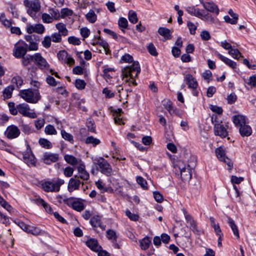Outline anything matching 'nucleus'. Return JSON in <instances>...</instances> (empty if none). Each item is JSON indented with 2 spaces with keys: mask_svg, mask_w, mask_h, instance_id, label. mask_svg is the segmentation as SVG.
Returning <instances> with one entry per match:
<instances>
[{
  "mask_svg": "<svg viewBox=\"0 0 256 256\" xmlns=\"http://www.w3.org/2000/svg\"><path fill=\"white\" fill-rule=\"evenodd\" d=\"M140 72V68L138 62H134L133 64L126 66L122 70L123 80L126 82H129V85L132 84L136 86V83L134 78L136 77Z\"/></svg>",
  "mask_w": 256,
  "mask_h": 256,
  "instance_id": "1",
  "label": "nucleus"
},
{
  "mask_svg": "<svg viewBox=\"0 0 256 256\" xmlns=\"http://www.w3.org/2000/svg\"><path fill=\"white\" fill-rule=\"evenodd\" d=\"M20 95L26 102L32 104L37 103L41 98L38 90L30 88L20 90Z\"/></svg>",
  "mask_w": 256,
  "mask_h": 256,
  "instance_id": "2",
  "label": "nucleus"
},
{
  "mask_svg": "<svg viewBox=\"0 0 256 256\" xmlns=\"http://www.w3.org/2000/svg\"><path fill=\"white\" fill-rule=\"evenodd\" d=\"M64 180L58 178L56 180H48L42 184L43 190L46 192H58L60 190V186L64 184Z\"/></svg>",
  "mask_w": 256,
  "mask_h": 256,
  "instance_id": "3",
  "label": "nucleus"
},
{
  "mask_svg": "<svg viewBox=\"0 0 256 256\" xmlns=\"http://www.w3.org/2000/svg\"><path fill=\"white\" fill-rule=\"evenodd\" d=\"M28 50L27 44L22 40H19L14 45L12 54L15 58H20L26 54Z\"/></svg>",
  "mask_w": 256,
  "mask_h": 256,
  "instance_id": "4",
  "label": "nucleus"
},
{
  "mask_svg": "<svg viewBox=\"0 0 256 256\" xmlns=\"http://www.w3.org/2000/svg\"><path fill=\"white\" fill-rule=\"evenodd\" d=\"M24 6L27 7V12L28 14L32 18L36 17V14L40 10V3L38 0L30 1L25 0L24 1Z\"/></svg>",
  "mask_w": 256,
  "mask_h": 256,
  "instance_id": "5",
  "label": "nucleus"
},
{
  "mask_svg": "<svg viewBox=\"0 0 256 256\" xmlns=\"http://www.w3.org/2000/svg\"><path fill=\"white\" fill-rule=\"evenodd\" d=\"M64 204L72 207L74 210L81 212L84 208V206L81 199L74 197H70L64 200Z\"/></svg>",
  "mask_w": 256,
  "mask_h": 256,
  "instance_id": "6",
  "label": "nucleus"
},
{
  "mask_svg": "<svg viewBox=\"0 0 256 256\" xmlns=\"http://www.w3.org/2000/svg\"><path fill=\"white\" fill-rule=\"evenodd\" d=\"M184 81L188 86V88L192 89V94L194 96H198V91L197 90L198 83L196 79L190 74H187L184 77Z\"/></svg>",
  "mask_w": 256,
  "mask_h": 256,
  "instance_id": "7",
  "label": "nucleus"
},
{
  "mask_svg": "<svg viewBox=\"0 0 256 256\" xmlns=\"http://www.w3.org/2000/svg\"><path fill=\"white\" fill-rule=\"evenodd\" d=\"M34 64L36 66L40 69L44 70L48 69L50 67V65L46 60L42 56L40 53H36L34 54Z\"/></svg>",
  "mask_w": 256,
  "mask_h": 256,
  "instance_id": "8",
  "label": "nucleus"
},
{
  "mask_svg": "<svg viewBox=\"0 0 256 256\" xmlns=\"http://www.w3.org/2000/svg\"><path fill=\"white\" fill-rule=\"evenodd\" d=\"M18 112H19L24 116L34 118L36 117V114L33 112H30L29 106L26 104H19L17 106Z\"/></svg>",
  "mask_w": 256,
  "mask_h": 256,
  "instance_id": "9",
  "label": "nucleus"
},
{
  "mask_svg": "<svg viewBox=\"0 0 256 256\" xmlns=\"http://www.w3.org/2000/svg\"><path fill=\"white\" fill-rule=\"evenodd\" d=\"M23 159L28 166H35L36 158L29 146H28L26 150L23 153Z\"/></svg>",
  "mask_w": 256,
  "mask_h": 256,
  "instance_id": "10",
  "label": "nucleus"
},
{
  "mask_svg": "<svg viewBox=\"0 0 256 256\" xmlns=\"http://www.w3.org/2000/svg\"><path fill=\"white\" fill-rule=\"evenodd\" d=\"M216 154L220 160L226 163L230 168L232 167V162L226 156L225 150L222 147L217 148L216 150Z\"/></svg>",
  "mask_w": 256,
  "mask_h": 256,
  "instance_id": "11",
  "label": "nucleus"
},
{
  "mask_svg": "<svg viewBox=\"0 0 256 256\" xmlns=\"http://www.w3.org/2000/svg\"><path fill=\"white\" fill-rule=\"evenodd\" d=\"M58 59L62 62L72 65L74 64V59L68 56V53L65 50H60L57 54Z\"/></svg>",
  "mask_w": 256,
  "mask_h": 256,
  "instance_id": "12",
  "label": "nucleus"
},
{
  "mask_svg": "<svg viewBox=\"0 0 256 256\" xmlns=\"http://www.w3.org/2000/svg\"><path fill=\"white\" fill-rule=\"evenodd\" d=\"M20 133V130L17 126L12 125L7 128L4 134L8 138L13 139L18 137Z\"/></svg>",
  "mask_w": 256,
  "mask_h": 256,
  "instance_id": "13",
  "label": "nucleus"
},
{
  "mask_svg": "<svg viewBox=\"0 0 256 256\" xmlns=\"http://www.w3.org/2000/svg\"><path fill=\"white\" fill-rule=\"evenodd\" d=\"M98 164L99 166L100 172L106 176H110L112 172V170L110 164L104 158L98 162Z\"/></svg>",
  "mask_w": 256,
  "mask_h": 256,
  "instance_id": "14",
  "label": "nucleus"
},
{
  "mask_svg": "<svg viewBox=\"0 0 256 256\" xmlns=\"http://www.w3.org/2000/svg\"><path fill=\"white\" fill-rule=\"evenodd\" d=\"M80 181L77 178V176H74L73 178L70 179L68 186V190L69 192H72L75 190H78L80 188Z\"/></svg>",
  "mask_w": 256,
  "mask_h": 256,
  "instance_id": "15",
  "label": "nucleus"
},
{
  "mask_svg": "<svg viewBox=\"0 0 256 256\" xmlns=\"http://www.w3.org/2000/svg\"><path fill=\"white\" fill-rule=\"evenodd\" d=\"M59 159V154L50 152H46L43 156V161L46 164H50L56 162Z\"/></svg>",
  "mask_w": 256,
  "mask_h": 256,
  "instance_id": "16",
  "label": "nucleus"
},
{
  "mask_svg": "<svg viewBox=\"0 0 256 256\" xmlns=\"http://www.w3.org/2000/svg\"><path fill=\"white\" fill-rule=\"evenodd\" d=\"M189 166V165L186 167H181L180 166H178L182 180L184 182L189 181L192 178L191 170Z\"/></svg>",
  "mask_w": 256,
  "mask_h": 256,
  "instance_id": "17",
  "label": "nucleus"
},
{
  "mask_svg": "<svg viewBox=\"0 0 256 256\" xmlns=\"http://www.w3.org/2000/svg\"><path fill=\"white\" fill-rule=\"evenodd\" d=\"M44 26L40 24H36L34 26L29 24L26 28V32L30 34L32 32L42 34L44 32Z\"/></svg>",
  "mask_w": 256,
  "mask_h": 256,
  "instance_id": "18",
  "label": "nucleus"
},
{
  "mask_svg": "<svg viewBox=\"0 0 256 256\" xmlns=\"http://www.w3.org/2000/svg\"><path fill=\"white\" fill-rule=\"evenodd\" d=\"M214 134L222 138H226L228 136V132L226 127L220 124H216L214 126Z\"/></svg>",
  "mask_w": 256,
  "mask_h": 256,
  "instance_id": "19",
  "label": "nucleus"
},
{
  "mask_svg": "<svg viewBox=\"0 0 256 256\" xmlns=\"http://www.w3.org/2000/svg\"><path fill=\"white\" fill-rule=\"evenodd\" d=\"M78 176H77V178H80L84 180H86L89 179V173L86 170L85 165L83 162L80 166H77Z\"/></svg>",
  "mask_w": 256,
  "mask_h": 256,
  "instance_id": "20",
  "label": "nucleus"
},
{
  "mask_svg": "<svg viewBox=\"0 0 256 256\" xmlns=\"http://www.w3.org/2000/svg\"><path fill=\"white\" fill-rule=\"evenodd\" d=\"M86 244L90 250L93 251L98 252L102 250V247L100 246L98 240L94 238H90L86 242Z\"/></svg>",
  "mask_w": 256,
  "mask_h": 256,
  "instance_id": "21",
  "label": "nucleus"
},
{
  "mask_svg": "<svg viewBox=\"0 0 256 256\" xmlns=\"http://www.w3.org/2000/svg\"><path fill=\"white\" fill-rule=\"evenodd\" d=\"M203 7L207 11L216 14V15L219 14V9L218 6L214 2H200Z\"/></svg>",
  "mask_w": 256,
  "mask_h": 256,
  "instance_id": "22",
  "label": "nucleus"
},
{
  "mask_svg": "<svg viewBox=\"0 0 256 256\" xmlns=\"http://www.w3.org/2000/svg\"><path fill=\"white\" fill-rule=\"evenodd\" d=\"M199 18L210 24L216 22V18L213 17L210 14L206 13L204 10H202Z\"/></svg>",
  "mask_w": 256,
  "mask_h": 256,
  "instance_id": "23",
  "label": "nucleus"
},
{
  "mask_svg": "<svg viewBox=\"0 0 256 256\" xmlns=\"http://www.w3.org/2000/svg\"><path fill=\"white\" fill-rule=\"evenodd\" d=\"M94 38H98V40L96 42H93L92 44L93 46L98 44L104 48V52L106 54H110V50L108 43L106 41L100 39V36L98 37L95 36Z\"/></svg>",
  "mask_w": 256,
  "mask_h": 256,
  "instance_id": "24",
  "label": "nucleus"
},
{
  "mask_svg": "<svg viewBox=\"0 0 256 256\" xmlns=\"http://www.w3.org/2000/svg\"><path fill=\"white\" fill-rule=\"evenodd\" d=\"M214 54L216 56L221 60L224 62L228 66L232 68L233 70H235L236 66V63L232 60L226 58L218 52H215Z\"/></svg>",
  "mask_w": 256,
  "mask_h": 256,
  "instance_id": "25",
  "label": "nucleus"
},
{
  "mask_svg": "<svg viewBox=\"0 0 256 256\" xmlns=\"http://www.w3.org/2000/svg\"><path fill=\"white\" fill-rule=\"evenodd\" d=\"M64 160L69 164L72 166H80L83 162L80 159L76 158L72 155L66 154L64 156Z\"/></svg>",
  "mask_w": 256,
  "mask_h": 256,
  "instance_id": "26",
  "label": "nucleus"
},
{
  "mask_svg": "<svg viewBox=\"0 0 256 256\" xmlns=\"http://www.w3.org/2000/svg\"><path fill=\"white\" fill-rule=\"evenodd\" d=\"M239 132L242 136H248L252 134V130L251 127L245 124L239 127Z\"/></svg>",
  "mask_w": 256,
  "mask_h": 256,
  "instance_id": "27",
  "label": "nucleus"
},
{
  "mask_svg": "<svg viewBox=\"0 0 256 256\" xmlns=\"http://www.w3.org/2000/svg\"><path fill=\"white\" fill-rule=\"evenodd\" d=\"M25 40L29 42L28 48L30 50H38V44L32 40V38L30 35L24 36Z\"/></svg>",
  "mask_w": 256,
  "mask_h": 256,
  "instance_id": "28",
  "label": "nucleus"
},
{
  "mask_svg": "<svg viewBox=\"0 0 256 256\" xmlns=\"http://www.w3.org/2000/svg\"><path fill=\"white\" fill-rule=\"evenodd\" d=\"M232 120L235 125L238 127L246 124L245 116L240 114L234 116Z\"/></svg>",
  "mask_w": 256,
  "mask_h": 256,
  "instance_id": "29",
  "label": "nucleus"
},
{
  "mask_svg": "<svg viewBox=\"0 0 256 256\" xmlns=\"http://www.w3.org/2000/svg\"><path fill=\"white\" fill-rule=\"evenodd\" d=\"M34 54L32 55L27 54L23 56L22 58L21 62L22 64L24 66H28L32 64V62L34 63Z\"/></svg>",
  "mask_w": 256,
  "mask_h": 256,
  "instance_id": "30",
  "label": "nucleus"
},
{
  "mask_svg": "<svg viewBox=\"0 0 256 256\" xmlns=\"http://www.w3.org/2000/svg\"><path fill=\"white\" fill-rule=\"evenodd\" d=\"M158 32L164 36L165 40H170L172 38L170 30L167 28L160 27L158 30Z\"/></svg>",
  "mask_w": 256,
  "mask_h": 256,
  "instance_id": "31",
  "label": "nucleus"
},
{
  "mask_svg": "<svg viewBox=\"0 0 256 256\" xmlns=\"http://www.w3.org/2000/svg\"><path fill=\"white\" fill-rule=\"evenodd\" d=\"M14 88V86L10 85L4 90L2 94L4 100L9 99L12 97Z\"/></svg>",
  "mask_w": 256,
  "mask_h": 256,
  "instance_id": "32",
  "label": "nucleus"
},
{
  "mask_svg": "<svg viewBox=\"0 0 256 256\" xmlns=\"http://www.w3.org/2000/svg\"><path fill=\"white\" fill-rule=\"evenodd\" d=\"M228 222L229 224V226H230L232 230L234 235L236 236L238 238H239L240 236L238 230L236 225L234 223V220L232 218L228 217Z\"/></svg>",
  "mask_w": 256,
  "mask_h": 256,
  "instance_id": "33",
  "label": "nucleus"
},
{
  "mask_svg": "<svg viewBox=\"0 0 256 256\" xmlns=\"http://www.w3.org/2000/svg\"><path fill=\"white\" fill-rule=\"evenodd\" d=\"M186 10L189 14L198 18H199L202 12V10H200L199 8H196L194 6L187 7Z\"/></svg>",
  "mask_w": 256,
  "mask_h": 256,
  "instance_id": "34",
  "label": "nucleus"
},
{
  "mask_svg": "<svg viewBox=\"0 0 256 256\" xmlns=\"http://www.w3.org/2000/svg\"><path fill=\"white\" fill-rule=\"evenodd\" d=\"M56 28L58 30L59 34L61 35L66 36L68 34V30L66 28V25L63 23H58L56 26Z\"/></svg>",
  "mask_w": 256,
  "mask_h": 256,
  "instance_id": "35",
  "label": "nucleus"
},
{
  "mask_svg": "<svg viewBox=\"0 0 256 256\" xmlns=\"http://www.w3.org/2000/svg\"><path fill=\"white\" fill-rule=\"evenodd\" d=\"M61 136L62 138L70 142L71 144H74V140L73 136L67 132L65 130H61Z\"/></svg>",
  "mask_w": 256,
  "mask_h": 256,
  "instance_id": "36",
  "label": "nucleus"
},
{
  "mask_svg": "<svg viewBox=\"0 0 256 256\" xmlns=\"http://www.w3.org/2000/svg\"><path fill=\"white\" fill-rule=\"evenodd\" d=\"M122 112V110L118 108V110H116L114 111V120L116 124H124V123L122 121V119L120 118V112Z\"/></svg>",
  "mask_w": 256,
  "mask_h": 256,
  "instance_id": "37",
  "label": "nucleus"
},
{
  "mask_svg": "<svg viewBox=\"0 0 256 256\" xmlns=\"http://www.w3.org/2000/svg\"><path fill=\"white\" fill-rule=\"evenodd\" d=\"M36 201L38 204L42 206L48 213L50 214L52 212V208L43 199L37 198Z\"/></svg>",
  "mask_w": 256,
  "mask_h": 256,
  "instance_id": "38",
  "label": "nucleus"
},
{
  "mask_svg": "<svg viewBox=\"0 0 256 256\" xmlns=\"http://www.w3.org/2000/svg\"><path fill=\"white\" fill-rule=\"evenodd\" d=\"M118 24L120 29L124 32V30L126 29L128 26V22L124 18H120L118 20Z\"/></svg>",
  "mask_w": 256,
  "mask_h": 256,
  "instance_id": "39",
  "label": "nucleus"
},
{
  "mask_svg": "<svg viewBox=\"0 0 256 256\" xmlns=\"http://www.w3.org/2000/svg\"><path fill=\"white\" fill-rule=\"evenodd\" d=\"M85 142L86 144H92L94 146H95L100 143V140L92 136H90L86 138Z\"/></svg>",
  "mask_w": 256,
  "mask_h": 256,
  "instance_id": "40",
  "label": "nucleus"
},
{
  "mask_svg": "<svg viewBox=\"0 0 256 256\" xmlns=\"http://www.w3.org/2000/svg\"><path fill=\"white\" fill-rule=\"evenodd\" d=\"M86 20L90 23H94L97 18V16L94 12L90 10L86 15Z\"/></svg>",
  "mask_w": 256,
  "mask_h": 256,
  "instance_id": "41",
  "label": "nucleus"
},
{
  "mask_svg": "<svg viewBox=\"0 0 256 256\" xmlns=\"http://www.w3.org/2000/svg\"><path fill=\"white\" fill-rule=\"evenodd\" d=\"M128 18L130 22L132 24L136 23L138 20L136 12L132 10L128 12Z\"/></svg>",
  "mask_w": 256,
  "mask_h": 256,
  "instance_id": "42",
  "label": "nucleus"
},
{
  "mask_svg": "<svg viewBox=\"0 0 256 256\" xmlns=\"http://www.w3.org/2000/svg\"><path fill=\"white\" fill-rule=\"evenodd\" d=\"M44 132L46 134L49 135H56L57 134V132L54 127L51 124H48L45 127Z\"/></svg>",
  "mask_w": 256,
  "mask_h": 256,
  "instance_id": "43",
  "label": "nucleus"
},
{
  "mask_svg": "<svg viewBox=\"0 0 256 256\" xmlns=\"http://www.w3.org/2000/svg\"><path fill=\"white\" fill-rule=\"evenodd\" d=\"M228 54H230L233 58L236 60H238L240 58L242 57V54L236 48H232L230 50H228Z\"/></svg>",
  "mask_w": 256,
  "mask_h": 256,
  "instance_id": "44",
  "label": "nucleus"
},
{
  "mask_svg": "<svg viewBox=\"0 0 256 256\" xmlns=\"http://www.w3.org/2000/svg\"><path fill=\"white\" fill-rule=\"evenodd\" d=\"M48 12L54 20H58L60 17V12L57 9H49Z\"/></svg>",
  "mask_w": 256,
  "mask_h": 256,
  "instance_id": "45",
  "label": "nucleus"
},
{
  "mask_svg": "<svg viewBox=\"0 0 256 256\" xmlns=\"http://www.w3.org/2000/svg\"><path fill=\"white\" fill-rule=\"evenodd\" d=\"M39 144L41 146L45 148H50L52 147V144L51 142L46 139L45 138H40L39 140Z\"/></svg>",
  "mask_w": 256,
  "mask_h": 256,
  "instance_id": "46",
  "label": "nucleus"
},
{
  "mask_svg": "<svg viewBox=\"0 0 256 256\" xmlns=\"http://www.w3.org/2000/svg\"><path fill=\"white\" fill-rule=\"evenodd\" d=\"M26 232L38 236L41 234L42 230L37 227L30 226Z\"/></svg>",
  "mask_w": 256,
  "mask_h": 256,
  "instance_id": "47",
  "label": "nucleus"
},
{
  "mask_svg": "<svg viewBox=\"0 0 256 256\" xmlns=\"http://www.w3.org/2000/svg\"><path fill=\"white\" fill-rule=\"evenodd\" d=\"M182 210L184 215V217L186 220V222L190 224V226H191L192 224H194L196 222V221L192 217V216L188 214L187 211L184 208H183Z\"/></svg>",
  "mask_w": 256,
  "mask_h": 256,
  "instance_id": "48",
  "label": "nucleus"
},
{
  "mask_svg": "<svg viewBox=\"0 0 256 256\" xmlns=\"http://www.w3.org/2000/svg\"><path fill=\"white\" fill-rule=\"evenodd\" d=\"M151 242L150 240L148 238H145L140 242V246L142 249L146 250L148 249Z\"/></svg>",
  "mask_w": 256,
  "mask_h": 256,
  "instance_id": "49",
  "label": "nucleus"
},
{
  "mask_svg": "<svg viewBox=\"0 0 256 256\" xmlns=\"http://www.w3.org/2000/svg\"><path fill=\"white\" fill-rule=\"evenodd\" d=\"M136 182L141 186L143 189H148L147 182L142 177L140 176H138L136 177Z\"/></svg>",
  "mask_w": 256,
  "mask_h": 256,
  "instance_id": "50",
  "label": "nucleus"
},
{
  "mask_svg": "<svg viewBox=\"0 0 256 256\" xmlns=\"http://www.w3.org/2000/svg\"><path fill=\"white\" fill-rule=\"evenodd\" d=\"M101 218L99 216H94L90 220V223L92 226L96 227L100 224Z\"/></svg>",
  "mask_w": 256,
  "mask_h": 256,
  "instance_id": "51",
  "label": "nucleus"
},
{
  "mask_svg": "<svg viewBox=\"0 0 256 256\" xmlns=\"http://www.w3.org/2000/svg\"><path fill=\"white\" fill-rule=\"evenodd\" d=\"M42 22L44 23H52L54 20L52 18V16L50 14L44 13L42 14Z\"/></svg>",
  "mask_w": 256,
  "mask_h": 256,
  "instance_id": "52",
  "label": "nucleus"
},
{
  "mask_svg": "<svg viewBox=\"0 0 256 256\" xmlns=\"http://www.w3.org/2000/svg\"><path fill=\"white\" fill-rule=\"evenodd\" d=\"M86 83L84 80L76 79L75 82V86L78 90H83L85 88Z\"/></svg>",
  "mask_w": 256,
  "mask_h": 256,
  "instance_id": "53",
  "label": "nucleus"
},
{
  "mask_svg": "<svg viewBox=\"0 0 256 256\" xmlns=\"http://www.w3.org/2000/svg\"><path fill=\"white\" fill-rule=\"evenodd\" d=\"M52 38L50 36H46L42 44L43 46L46 48H49L51 46Z\"/></svg>",
  "mask_w": 256,
  "mask_h": 256,
  "instance_id": "54",
  "label": "nucleus"
},
{
  "mask_svg": "<svg viewBox=\"0 0 256 256\" xmlns=\"http://www.w3.org/2000/svg\"><path fill=\"white\" fill-rule=\"evenodd\" d=\"M12 83L16 84L18 88L23 84V80L20 76H16L12 78Z\"/></svg>",
  "mask_w": 256,
  "mask_h": 256,
  "instance_id": "55",
  "label": "nucleus"
},
{
  "mask_svg": "<svg viewBox=\"0 0 256 256\" xmlns=\"http://www.w3.org/2000/svg\"><path fill=\"white\" fill-rule=\"evenodd\" d=\"M107 238L108 240H114L116 241L117 236L116 232L112 230H108L106 231Z\"/></svg>",
  "mask_w": 256,
  "mask_h": 256,
  "instance_id": "56",
  "label": "nucleus"
},
{
  "mask_svg": "<svg viewBox=\"0 0 256 256\" xmlns=\"http://www.w3.org/2000/svg\"><path fill=\"white\" fill-rule=\"evenodd\" d=\"M0 204L2 207H4L8 212H10L12 208L11 206L4 199V198L1 196H0Z\"/></svg>",
  "mask_w": 256,
  "mask_h": 256,
  "instance_id": "57",
  "label": "nucleus"
},
{
  "mask_svg": "<svg viewBox=\"0 0 256 256\" xmlns=\"http://www.w3.org/2000/svg\"><path fill=\"white\" fill-rule=\"evenodd\" d=\"M200 36L203 40H208L211 38L210 32L206 30H204L201 32Z\"/></svg>",
  "mask_w": 256,
  "mask_h": 256,
  "instance_id": "58",
  "label": "nucleus"
},
{
  "mask_svg": "<svg viewBox=\"0 0 256 256\" xmlns=\"http://www.w3.org/2000/svg\"><path fill=\"white\" fill-rule=\"evenodd\" d=\"M147 48L149 53L150 54L153 56H156L158 55L156 48L152 43H150L147 46Z\"/></svg>",
  "mask_w": 256,
  "mask_h": 256,
  "instance_id": "59",
  "label": "nucleus"
},
{
  "mask_svg": "<svg viewBox=\"0 0 256 256\" xmlns=\"http://www.w3.org/2000/svg\"><path fill=\"white\" fill-rule=\"evenodd\" d=\"M68 40L70 44L74 45H80L81 43L80 40L75 36L68 37Z\"/></svg>",
  "mask_w": 256,
  "mask_h": 256,
  "instance_id": "60",
  "label": "nucleus"
},
{
  "mask_svg": "<svg viewBox=\"0 0 256 256\" xmlns=\"http://www.w3.org/2000/svg\"><path fill=\"white\" fill-rule=\"evenodd\" d=\"M187 26L188 28L190 34L194 35L196 34L197 26L193 22H188Z\"/></svg>",
  "mask_w": 256,
  "mask_h": 256,
  "instance_id": "61",
  "label": "nucleus"
},
{
  "mask_svg": "<svg viewBox=\"0 0 256 256\" xmlns=\"http://www.w3.org/2000/svg\"><path fill=\"white\" fill-rule=\"evenodd\" d=\"M164 108L168 111L170 114H172L174 112V110H173V107L172 106V102L170 100H168L166 101L164 104Z\"/></svg>",
  "mask_w": 256,
  "mask_h": 256,
  "instance_id": "62",
  "label": "nucleus"
},
{
  "mask_svg": "<svg viewBox=\"0 0 256 256\" xmlns=\"http://www.w3.org/2000/svg\"><path fill=\"white\" fill-rule=\"evenodd\" d=\"M74 170L70 166H67L64 170V174L66 177H70L72 176Z\"/></svg>",
  "mask_w": 256,
  "mask_h": 256,
  "instance_id": "63",
  "label": "nucleus"
},
{
  "mask_svg": "<svg viewBox=\"0 0 256 256\" xmlns=\"http://www.w3.org/2000/svg\"><path fill=\"white\" fill-rule=\"evenodd\" d=\"M246 82L248 85L256 88V76H250Z\"/></svg>",
  "mask_w": 256,
  "mask_h": 256,
  "instance_id": "64",
  "label": "nucleus"
}]
</instances>
